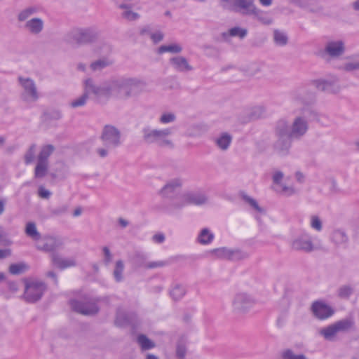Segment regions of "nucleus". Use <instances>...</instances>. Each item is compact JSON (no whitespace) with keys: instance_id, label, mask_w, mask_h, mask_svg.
I'll list each match as a JSON object with an SVG mask.
<instances>
[{"instance_id":"nucleus-1","label":"nucleus","mask_w":359,"mask_h":359,"mask_svg":"<svg viewBox=\"0 0 359 359\" xmlns=\"http://www.w3.org/2000/svg\"><path fill=\"white\" fill-rule=\"evenodd\" d=\"M66 40L72 44H93V51L99 55L111 52V47L107 43L100 41L98 33L93 29H72L67 35Z\"/></svg>"},{"instance_id":"nucleus-2","label":"nucleus","mask_w":359,"mask_h":359,"mask_svg":"<svg viewBox=\"0 0 359 359\" xmlns=\"http://www.w3.org/2000/svg\"><path fill=\"white\" fill-rule=\"evenodd\" d=\"M308 109L304 108L301 109L300 113L296 114L291 122L289 123L286 119L281 118L277 123L283 128L294 140H299L303 138L309 132V122L306 117Z\"/></svg>"},{"instance_id":"nucleus-3","label":"nucleus","mask_w":359,"mask_h":359,"mask_svg":"<svg viewBox=\"0 0 359 359\" xmlns=\"http://www.w3.org/2000/svg\"><path fill=\"white\" fill-rule=\"evenodd\" d=\"M172 133V129L170 128L161 129L144 128L142 130V139L147 144H156L160 147L171 149L175 147V143L170 138Z\"/></svg>"},{"instance_id":"nucleus-4","label":"nucleus","mask_w":359,"mask_h":359,"mask_svg":"<svg viewBox=\"0 0 359 359\" xmlns=\"http://www.w3.org/2000/svg\"><path fill=\"white\" fill-rule=\"evenodd\" d=\"M39 9L36 6H29L20 11L18 15L17 20L19 22H25L24 29L29 34L37 36L39 35L44 29V21L40 18H32L28 20L31 16L37 13Z\"/></svg>"},{"instance_id":"nucleus-5","label":"nucleus","mask_w":359,"mask_h":359,"mask_svg":"<svg viewBox=\"0 0 359 359\" xmlns=\"http://www.w3.org/2000/svg\"><path fill=\"white\" fill-rule=\"evenodd\" d=\"M111 96L121 100H127L133 95L134 80L133 78H121L110 80Z\"/></svg>"},{"instance_id":"nucleus-6","label":"nucleus","mask_w":359,"mask_h":359,"mask_svg":"<svg viewBox=\"0 0 359 359\" xmlns=\"http://www.w3.org/2000/svg\"><path fill=\"white\" fill-rule=\"evenodd\" d=\"M354 325V321L351 318H345L338 320L319 331V334L323 337L325 340L334 341L339 332H345L350 330Z\"/></svg>"},{"instance_id":"nucleus-7","label":"nucleus","mask_w":359,"mask_h":359,"mask_svg":"<svg viewBox=\"0 0 359 359\" xmlns=\"http://www.w3.org/2000/svg\"><path fill=\"white\" fill-rule=\"evenodd\" d=\"M256 303L252 294L243 291L235 293L231 302L233 311L238 313H246Z\"/></svg>"},{"instance_id":"nucleus-8","label":"nucleus","mask_w":359,"mask_h":359,"mask_svg":"<svg viewBox=\"0 0 359 359\" xmlns=\"http://www.w3.org/2000/svg\"><path fill=\"white\" fill-rule=\"evenodd\" d=\"M274 132L276 137L273 146L274 151L280 156L288 154L292 147V141L294 140L290 137L285 128L278 123L276 124Z\"/></svg>"},{"instance_id":"nucleus-9","label":"nucleus","mask_w":359,"mask_h":359,"mask_svg":"<svg viewBox=\"0 0 359 359\" xmlns=\"http://www.w3.org/2000/svg\"><path fill=\"white\" fill-rule=\"evenodd\" d=\"M45 290L43 283L36 279H26L23 298L27 302H35L41 298Z\"/></svg>"},{"instance_id":"nucleus-10","label":"nucleus","mask_w":359,"mask_h":359,"mask_svg":"<svg viewBox=\"0 0 359 359\" xmlns=\"http://www.w3.org/2000/svg\"><path fill=\"white\" fill-rule=\"evenodd\" d=\"M210 254L217 259H228L232 261L243 260L249 257V253L241 249H231L228 248H219L213 249Z\"/></svg>"},{"instance_id":"nucleus-11","label":"nucleus","mask_w":359,"mask_h":359,"mask_svg":"<svg viewBox=\"0 0 359 359\" xmlns=\"http://www.w3.org/2000/svg\"><path fill=\"white\" fill-rule=\"evenodd\" d=\"M208 200V197L205 194L201 192H187L182 194L180 197L175 198L172 205L178 208L188 204L200 205L206 203Z\"/></svg>"},{"instance_id":"nucleus-12","label":"nucleus","mask_w":359,"mask_h":359,"mask_svg":"<svg viewBox=\"0 0 359 359\" xmlns=\"http://www.w3.org/2000/svg\"><path fill=\"white\" fill-rule=\"evenodd\" d=\"M84 92L88 95L93 94L97 97H111L110 81L97 85L92 79H87L84 81Z\"/></svg>"},{"instance_id":"nucleus-13","label":"nucleus","mask_w":359,"mask_h":359,"mask_svg":"<svg viewBox=\"0 0 359 359\" xmlns=\"http://www.w3.org/2000/svg\"><path fill=\"white\" fill-rule=\"evenodd\" d=\"M71 306L77 313L86 316L94 315L99 311L96 302L89 297H85L81 301L72 300Z\"/></svg>"},{"instance_id":"nucleus-14","label":"nucleus","mask_w":359,"mask_h":359,"mask_svg":"<svg viewBox=\"0 0 359 359\" xmlns=\"http://www.w3.org/2000/svg\"><path fill=\"white\" fill-rule=\"evenodd\" d=\"M18 81L24 90L22 97L25 100L35 102L39 97V94L35 82L30 78L19 76Z\"/></svg>"},{"instance_id":"nucleus-15","label":"nucleus","mask_w":359,"mask_h":359,"mask_svg":"<svg viewBox=\"0 0 359 359\" xmlns=\"http://www.w3.org/2000/svg\"><path fill=\"white\" fill-rule=\"evenodd\" d=\"M291 248L294 251L309 253L317 250L311 238L308 234H302L294 238L291 242Z\"/></svg>"},{"instance_id":"nucleus-16","label":"nucleus","mask_w":359,"mask_h":359,"mask_svg":"<svg viewBox=\"0 0 359 359\" xmlns=\"http://www.w3.org/2000/svg\"><path fill=\"white\" fill-rule=\"evenodd\" d=\"M313 83L317 89L324 92L337 93L341 90L339 79L336 76L315 80Z\"/></svg>"},{"instance_id":"nucleus-17","label":"nucleus","mask_w":359,"mask_h":359,"mask_svg":"<svg viewBox=\"0 0 359 359\" xmlns=\"http://www.w3.org/2000/svg\"><path fill=\"white\" fill-rule=\"evenodd\" d=\"M284 174L280 170H275L272 175L273 189L278 193L285 196H291L296 194L293 186H287L283 183Z\"/></svg>"},{"instance_id":"nucleus-18","label":"nucleus","mask_w":359,"mask_h":359,"mask_svg":"<svg viewBox=\"0 0 359 359\" xmlns=\"http://www.w3.org/2000/svg\"><path fill=\"white\" fill-rule=\"evenodd\" d=\"M183 183L184 180L181 177L171 179L159 190L158 194L162 198H173L182 188Z\"/></svg>"},{"instance_id":"nucleus-19","label":"nucleus","mask_w":359,"mask_h":359,"mask_svg":"<svg viewBox=\"0 0 359 359\" xmlns=\"http://www.w3.org/2000/svg\"><path fill=\"white\" fill-rule=\"evenodd\" d=\"M311 311L313 315L319 320H325L334 313V310L325 302L319 300L312 303Z\"/></svg>"},{"instance_id":"nucleus-20","label":"nucleus","mask_w":359,"mask_h":359,"mask_svg":"<svg viewBox=\"0 0 359 359\" xmlns=\"http://www.w3.org/2000/svg\"><path fill=\"white\" fill-rule=\"evenodd\" d=\"M345 51L344 43L342 41H332L326 43L324 49L323 57L327 61L330 59H336L341 56Z\"/></svg>"},{"instance_id":"nucleus-21","label":"nucleus","mask_w":359,"mask_h":359,"mask_svg":"<svg viewBox=\"0 0 359 359\" xmlns=\"http://www.w3.org/2000/svg\"><path fill=\"white\" fill-rule=\"evenodd\" d=\"M102 140L107 147H116L120 144V133L111 126H106L102 132Z\"/></svg>"},{"instance_id":"nucleus-22","label":"nucleus","mask_w":359,"mask_h":359,"mask_svg":"<svg viewBox=\"0 0 359 359\" xmlns=\"http://www.w3.org/2000/svg\"><path fill=\"white\" fill-rule=\"evenodd\" d=\"M61 245L62 243L59 239L52 236H46L42 239L40 238L37 241L36 247L41 250L48 252L55 250Z\"/></svg>"},{"instance_id":"nucleus-23","label":"nucleus","mask_w":359,"mask_h":359,"mask_svg":"<svg viewBox=\"0 0 359 359\" xmlns=\"http://www.w3.org/2000/svg\"><path fill=\"white\" fill-rule=\"evenodd\" d=\"M235 12L243 15H250L254 13V0H234Z\"/></svg>"},{"instance_id":"nucleus-24","label":"nucleus","mask_w":359,"mask_h":359,"mask_svg":"<svg viewBox=\"0 0 359 359\" xmlns=\"http://www.w3.org/2000/svg\"><path fill=\"white\" fill-rule=\"evenodd\" d=\"M170 63L177 72H186L192 70V67L189 64L187 60L182 56H176L170 58Z\"/></svg>"},{"instance_id":"nucleus-25","label":"nucleus","mask_w":359,"mask_h":359,"mask_svg":"<svg viewBox=\"0 0 359 359\" xmlns=\"http://www.w3.org/2000/svg\"><path fill=\"white\" fill-rule=\"evenodd\" d=\"M113 64L114 60L111 57L104 56L93 61L90 64L89 68L91 72H96L102 71V69L111 66Z\"/></svg>"},{"instance_id":"nucleus-26","label":"nucleus","mask_w":359,"mask_h":359,"mask_svg":"<svg viewBox=\"0 0 359 359\" xmlns=\"http://www.w3.org/2000/svg\"><path fill=\"white\" fill-rule=\"evenodd\" d=\"M248 34V29L241 27H233L223 32L222 36L224 41H230L231 37H238L243 39Z\"/></svg>"},{"instance_id":"nucleus-27","label":"nucleus","mask_w":359,"mask_h":359,"mask_svg":"<svg viewBox=\"0 0 359 359\" xmlns=\"http://www.w3.org/2000/svg\"><path fill=\"white\" fill-rule=\"evenodd\" d=\"M134 6L133 0H124L119 6V8L123 11L121 17L127 21L135 20V13L133 11Z\"/></svg>"},{"instance_id":"nucleus-28","label":"nucleus","mask_w":359,"mask_h":359,"mask_svg":"<svg viewBox=\"0 0 359 359\" xmlns=\"http://www.w3.org/2000/svg\"><path fill=\"white\" fill-rule=\"evenodd\" d=\"M52 262L54 266L61 269L74 266L76 264L74 258H64L57 254H53L52 255Z\"/></svg>"},{"instance_id":"nucleus-29","label":"nucleus","mask_w":359,"mask_h":359,"mask_svg":"<svg viewBox=\"0 0 359 359\" xmlns=\"http://www.w3.org/2000/svg\"><path fill=\"white\" fill-rule=\"evenodd\" d=\"M132 320V315H130L129 313L126 309H119L116 314V318L115 320V324L119 327H125L130 323Z\"/></svg>"},{"instance_id":"nucleus-30","label":"nucleus","mask_w":359,"mask_h":359,"mask_svg":"<svg viewBox=\"0 0 359 359\" xmlns=\"http://www.w3.org/2000/svg\"><path fill=\"white\" fill-rule=\"evenodd\" d=\"M232 141V136L228 133H222L215 138V142L217 147L222 151H226L229 147Z\"/></svg>"},{"instance_id":"nucleus-31","label":"nucleus","mask_w":359,"mask_h":359,"mask_svg":"<svg viewBox=\"0 0 359 359\" xmlns=\"http://www.w3.org/2000/svg\"><path fill=\"white\" fill-rule=\"evenodd\" d=\"M248 15L253 16L255 19L264 25H269L273 22L272 18L268 13L260 11L256 7L255 8L254 13Z\"/></svg>"},{"instance_id":"nucleus-32","label":"nucleus","mask_w":359,"mask_h":359,"mask_svg":"<svg viewBox=\"0 0 359 359\" xmlns=\"http://www.w3.org/2000/svg\"><path fill=\"white\" fill-rule=\"evenodd\" d=\"M136 264L138 266L146 269H154L158 267H163L165 265V262L163 261L157 262H147L143 257L140 255L136 256Z\"/></svg>"},{"instance_id":"nucleus-33","label":"nucleus","mask_w":359,"mask_h":359,"mask_svg":"<svg viewBox=\"0 0 359 359\" xmlns=\"http://www.w3.org/2000/svg\"><path fill=\"white\" fill-rule=\"evenodd\" d=\"M137 342L138 343L140 348L142 351H148L154 348L156 346V344L154 341L148 338L144 334H139L137 337Z\"/></svg>"},{"instance_id":"nucleus-34","label":"nucleus","mask_w":359,"mask_h":359,"mask_svg":"<svg viewBox=\"0 0 359 359\" xmlns=\"http://www.w3.org/2000/svg\"><path fill=\"white\" fill-rule=\"evenodd\" d=\"M214 238L213 233L208 228H204L198 233L197 241L201 245H208L213 241Z\"/></svg>"},{"instance_id":"nucleus-35","label":"nucleus","mask_w":359,"mask_h":359,"mask_svg":"<svg viewBox=\"0 0 359 359\" xmlns=\"http://www.w3.org/2000/svg\"><path fill=\"white\" fill-rule=\"evenodd\" d=\"M186 292V289L183 285L176 284L172 287L169 294L174 301H179L185 295Z\"/></svg>"},{"instance_id":"nucleus-36","label":"nucleus","mask_w":359,"mask_h":359,"mask_svg":"<svg viewBox=\"0 0 359 359\" xmlns=\"http://www.w3.org/2000/svg\"><path fill=\"white\" fill-rule=\"evenodd\" d=\"M264 68V64L260 62H252L245 67V72L249 76H255L260 73Z\"/></svg>"},{"instance_id":"nucleus-37","label":"nucleus","mask_w":359,"mask_h":359,"mask_svg":"<svg viewBox=\"0 0 359 359\" xmlns=\"http://www.w3.org/2000/svg\"><path fill=\"white\" fill-rule=\"evenodd\" d=\"M48 162H44L37 160L34 169V177L43 178L48 174Z\"/></svg>"},{"instance_id":"nucleus-38","label":"nucleus","mask_w":359,"mask_h":359,"mask_svg":"<svg viewBox=\"0 0 359 359\" xmlns=\"http://www.w3.org/2000/svg\"><path fill=\"white\" fill-rule=\"evenodd\" d=\"M55 147L51 144H46L43 146L38 154L37 160L48 162V158L53 153Z\"/></svg>"},{"instance_id":"nucleus-39","label":"nucleus","mask_w":359,"mask_h":359,"mask_svg":"<svg viewBox=\"0 0 359 359\" xmlns=\"http://www.w3.org/2000/svg\"><path fill=\"white\" fill-rule=\"evenodd\" d=\"M25 233L32 239L38 241L41 238L39 232L37 231L36 224L34 222H28L25 226Z\"/></svg>"},{"instance_id":"nucleus-40","label":"nucleus","mask_w":359,"mask_h":359,"mask_svg":"<svg viewBox=\"0 0 359 359\" xmlns=\"http://www.w3.org/2000/svg\"><path fill=\"white\" fill-rule=\"evenodd\" d=\"M332 239L333 242L337 245L346 244L348 240L346 233L340 229L335 230L332 233Z\"/></svg>"},{"instance_id":"nucleus-41","label":"nucleus","mask_w":359,"mask_h":359,"mask_svg":"<svg viewBox=\"0 0 359 359\" xmlns=\"http://www.w3.org/2000/svg\"><path fill=\"white\" fill-rule=\"evenodd\" d=\"M282 359H309L308 357L303 353H296L291 348L284 349L281 353Z\"/></svg>"},{"instance_id":"nucleus-42","label":"nucleus","mask_w":359,"mask_h":359,"mask_svg":"<svg viewBox=\"0 0 359 359\" xmlns=\"http://www.w3.org/2000/svg\"><path fill=\"white\" fill-rule=\"evenodd\" d=\"M273 40L276 45L283 46L287 43L288 37L284 32L276 29L273 32Z\"/></svg>"},{"instance_id":"nucleus-43","label":"nucleus","mask_w":359,"mask_h":359,"mask_svg":"<svg viewBox=\"0 0 359 359\" xmlns=\"http://www.w3.org/2000/svg\"><path fill=\"white\" fill-rule=\"evenodd\" d=\"M177 119L175 113L172 111L163 112L158 118V122L162 125L174 123Z\"/></svg>"},{"instance_id":"nucleus-44","label":"nucleus","mask_w":359,"mask_h":359,"mask_svg":"<svg viewBox=\"0 0 359 359\" xmlns=\"http://www.w3.org/2000/svg\"><path fill=\"white\" fill-rule=\"evenodd\" d=\"M187 353L186 341L184 339H180L176 346V356L179 359H184Z\"/></svg>"},{"instance_id":"nucleus-45","label":"nucleus","mask_w":359,"mask_h":359,"mask_svg":"<svg viewBox=\"0 0 359 359\" xmlns=\"http://www.w3.org/2000/svg\"><path fill=\"white\" fill-rule=\"evenodd\" d=\"M182 47L178 44H170V45H163L158 48V53L159 54H162L165 52H170L173 53H179L182 51Z\"/></svg>"},{"instance_id":"nucleus-46","label":"nucleus","mask_w":359,"mask_h":359,"mask_svg":"<svg viewBox=\"0 0 359 359\" xmlns=\"http://www.w3.org/2000/svg\"><path fill=\"white\" fill-rule=\"evenodd\" d=\"M88 98V95L84 92L83 95L79 96L77 98L74 99L69 103V105L72 108H77L82 107L86 104L87 100Z\"/></svg>"},{"instance_id":"nucleus-47","label":"nucleus","mask_w":359,"mask_h":359,"mask_svg":"<svg viewBox=\"0 0 359 359\" xmlns=\"http://www.w3.org/2000/svg\"><path fill=\"white\" fill-rule=\"evenodd\" d=\"M27 269V266L24 263L13 264L9 266V271L13 275L20 274Z\"/></svg>"},{"instance_id":"nucleus-48","label":"nucleus","mask_w":359,"mask_h":359,"mask_svg":"<svg viewBox=\"0 0 359 359\" xmlns=\"http://www.w3.org/2000/svg\"><path fill=\"white\" fill-rule=\"evenodd\" d=\"M151 90L149 84L144 80L136 81V94L148 93Z\"/></svg>"},{"instance_id":"nucleus-49","label":"nucleus","mask_w":359,"mask_h":359,"mask_svg":"<svg viewBox=\"0 0 359 359\" xmlns=\"http://www.w3.org/2000/svg\"><path fill=\"white\" fill-rule=\"evenodd\" d=\"M123 268L124 265L122 261L119 260L116 262L114 276L117 281H120L122 279Z\"/></svg>"},{"instance_id":"nucleus-50","label":"nucleus","mask_w":359,"mask_h":359,"mask_svg":"<svg viewBox=\"0 0 359 359\" xmlns=\"http://www.w3.org/2000/svg\"><path fill=\"white\" fill-rule=\"evenodd\" d=\"M311 227L317 231H320L323 229V223L320 217L317 215L311 217Z\"/></svg>"},{"instance_id":"nucleus-51","label":"nucleus","mask_w":359,"mask_h":359,"mask_svg":"<svg viewBox=\"0 0 359 359\" xmlns=\"http://www.w3.org/2000/svg\"><path fill=\"white\" fill-rule=\"evenodd\" d=\"M36 145L32 144L29 147L26 154H25V162L26 164H29L34 161Z\"/></svg>"},{"instance_id":"nucleus-52","label":"nucleus","mask_w":359,"mask_h":359,"mask_svg":"<svg viewBox=\"0 0 359 359\" xmlns=\"http://www.w3.org/2000/svg\"><path fill=\"white\" fill-rule=\"evenodd\" d=\"M341 69L346 72H353L359 70V62L349 61L345 62L341 67Z\"/></svg>"},{"instance_id":"nucleus-53","label":"nucleus","mask_w":359,"mask_h":359,"mask_svg":"<svg viewBox=\"0 0 359 359\" xmlns=\"http://www.w3.org/2000/svg\"><path fill=\"white\" fill-rule=\"evenodd\" d=\"M352 292L353 289L348 285H344L338 290V294L341 298H348Z\"/></svg>"},{"instance_id":"nucleus-54","label":"nucleus","mask_w":359,"mask_h":359,"mask_svg":"<svg viewBox=\"0 0 359 359\" xmlns=\"http://www.w3.org/2000/svg\"><path fill=\"white\" fill-rule=\"evenodd\" d=\"M265 109L263 107L257 106L252 109L250 117L252 118H259L264 115Z\"/></svg>"},{"instance_id":"nucleus-55","label":"nucleus","mask_w":359,"mask_h":359,"mask_svg":"<svg viewBox=\"0 0 359 359\" xmlns=\"http://www.w3.org/2000/svg\"><path fill=\"white\" fill-rule=\"evenodd\" d=\"M223 8L235 11L234 0H220Z\"/></svg>"},{"instance_id":"nucleus-56","label":"nucleus","mask_w":359,"mask_h":359,"mask_svg":"<svg viewBox=\"0 0 359 359\" xmlns=\"http://www.w3.org/2000/svg\"><path fill=\"white\" fill-rule=\"evenodd\" d=\"M51 176L53 178H56L60 176H63L65 175V165L62 163H59L58 170H54L51 172Z\"/></svg>"},{"instance_id":"nucleus-57","label":"nucleus","mask_w":359,"mask_h":359,"mask_svg":"<svg viewBox=\"0 0 359 359\" xmlns=\"http://www.w3.org/2000/svg\"><path fill=\"white\" fill-rule=\"evenodd\" d=\"M102 252L104 256V262L106 264H109L112 259V255L110 252L109 248L107 246H104L102 248Z\"/></svg>"},{"instance_id":"nucleus-58","label":"nucleus","mask_w":359,"mask_h":359,"mask_svg":"<svg viewBox=\"0 0 359 359\" xmlns=\"http://www.w3.org/2000/svg\"><path fill=\"white\" fill-rule=\"evenodd\" d=\"M244 199L255 210H257L259 212L262 211V209L259 208L255 200L247 196H244Z\"/></svg>"},{"instance_id":"nucleus-59","label":"nucleus","mask_w":359,"mask_h":359,"mask_svg":"<svg viewBox=\"0 0 359 359\" xmlns=\"http://www.w3.org/2000/svg\"><path fill=\"white\" fill-rule=\"evenodd\" d=\"M38 193H39V196L43 198H48L51 194V193L48 190L46 189L43 187H40L39 188Z\"/></svg>"},{"instance_id":"nucleus-60","label":"nucleus","mask_w":359,"mask_h":359,"mask_svg":"<svg viewBox=\"0 0 359 359\" xmlns=\"http://www.w3.org/2000/svg\"><path fill=\"white\" fill-rule=\"evenodd\" d=\"M151 39L154 43H156L160 42L163 39V34L161 32H157L151 34Z\"/></svg>"},{"instance_id":"nucleus-61","label":"nucleus","mask_w":359,"mask_h":359,"mask_svg":"<svg viewBox=\"0 0 359 359\" xmlns=\"http://www.w3.org/2000/svg\"><path fill=\"white\" fill-rule=\"evenodd\" d=\"M165 236L163 233H157L153 236V241L157 243H161L164 241Z\"/></svg>"},{"instance_id":"nucleus-62","label":"nucleus","mask_w":359,"mask_h":359,"mask_svg":"<svg viewBox=\"0 0 359 359\" xmlns=\"http://www.w3.org/2000/svg\"><path fill=\"white\" fill-rule=\"evenodd\" d=\"M67 211V207L65 205H63L62 207L55 209L53 212V214L58 215L63 214V213L66 212Z\"/></svg>"},{"instance_id":"nucleus-63","label":"nucleus","mask_w":359,"mask_h":359,"mask_svg":"<svg viewBox=\"0 0 359 359\" xmlns=\"http://www.w3.org/2000/svg\"><path fill=\"white\" fill-rule=\"evenodd\" d=\"M76 69L80 72H86L88 68L87 65L85 63L79 62L76 65Z\"/></svg>"},{"instance_id":"nucleus-64","label":"nucleus","mask_w":359,"mask_h":359,"mask_svg":"<svg viewBox=\"0 0 359 359\" xmlns=\"http://www.w3.org/2000/svg\"><path fill=\"white\" fill-rule=\"evenodd\" d=\"M118 223L121 228H125L128 225V221L122 217L118 219Z\"/></svg>"}]
</instances>
